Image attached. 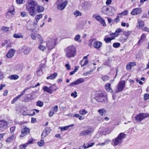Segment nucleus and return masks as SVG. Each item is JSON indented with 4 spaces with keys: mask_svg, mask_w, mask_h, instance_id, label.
<instances>
[{
    "mask_svg": "<svg viewBox=\"0 0 149 149\" xmlns=\"http://www.w3.org/2000/svg\"><path fill=\"white\" fill-rule=\"evenodd\" d=\"M26 9L29 13L32 16L34 17L36 12L40 13L44 11V8L41 6L39 5L37 3L33 1H28L26 5Z\"/></svg>",
    "mask_w": 149,
    "mask_h": 149,
    "instance_id": "1",
    "label": "nucleus"
},
{
    "mask_svg": "<svg viewBox=\"0 0 149 149\" xmlns=\"http://www.w3.org/2000/svg\"><path fill=\"white\" fill-rule=\"evenodd\" d=\"M57 40L56 38H50L45 42L47 48V53H49L54 49Z\"/></svg>",
    "mask_w": 149,
    "mask_h": 149,
    "instance_id": "2",
    "label": "nucleus"
},
{
    "mask_svg": "<svg viewBox=\"0 0 149 149\" xmlns=\"http://www.w3.org/2000/svg\"><path fill=\"white\" fill-rule=\"evenodd\" d=\"M65 51L66 57L68 58L74 57L76 54V48L73 46H68Z\"/></svg>",
    "mask_w": 149,
    "mask_h": 149,
    "instance_id": "3",
    "label": "nucleus"
},
{
    "mask_svg": "<svg viewBox=\"0 0 149 149\" xmlns=\"http://www.w3.org/2000/svg\"><path fill=\"white\" fill-rule=\"evenodd\" d=\"M126 135L124 133H120L116 138L113 139L112 141L113 143V145L115 146L121 144L123 140L126 138Z\"/></svg>",
    "mask_w": 149,
    "mask_h": 149,
    "instance_id": "4",
    "label": "nucleus"
},
{
    "mask_svg": "<svg viewBox=\"0 0 149 149\" xmlns=\"http://www.w3.org/2000/svg\"><path fill=\"white\" fill-rule=\"evenodd\" d=\"M85 129L81 131L79 135L81 136H85L91 134L94 131V129L92 127L88 126L85 127Z\"/></svg>",
    "mask_w": 149,
    "mask_h": 149,
    "instance_id": "5",
    "label": "nucleus"
},
{
    "mask_svg": "<svg viewBox=\"0 0 149 149\" xmlns=\"http://www.w3.org/2000/svg\"><path fill=\"white\" fill-rule=\"evenodd\" d=\"M95 99L98 102H107V96L105 94L102 93H100L97 94L95 97Z\"/></svg>",
    "mask_w": 149,
    "mask_h": 149,
    "instance_id": "6",
    "label": "nucleus"
},
{
    "mask_svg": "<svg viewBox=\"0 0 149 149\" xmlns=\"http://www.w3.org/2000/svg\"><path fill=\"white\" fill-rule=\"evenodd\" d=\"M80 6L83 9L86 10L90 9L91 7V3L84 1H81Z\"/></svg>",
    "mask_w": 149,
    "mask_h": 149,
    "instance_id": "7",
    "label": "nucleus"
},
{
    "mask_svg": "<svg viewBox=\"0 0 149 149\" xmlns=\"http://www.w3.org/2000/svg\"><path fill=\"white\" fill-rule=\"evenodd\" d=\"M149 117V114L147 113H140L135 117V120L137 121L140 122L146 118Z\"/></svg>",
    "mask_w": 149,
    "mask_h": 149,
    "instance_id": "8",
    "label": "nucleus"
},
{
    "mask_svg": "<svg viewBox=\"0 0 149 149\" xmlns=\"http://www.w3.org/2000/svg\"><path fill=\"white\" fill-rule=\"evenodd\" d=\"M11 10H9L6 13V16L7 19H11L12 18L15 14V8L13 6L11 7Z\"/></svg>",
    "mask_w": 149,
    "mask_h": 149,
    "instance_id": "9",
    "label": "nucleus"
},
{
    "mask_svg": "<svg viewBox=\"0 0 149 149\" xmlns=\"http://www.w3.org/2000/svg\"><path fill=\"white\" fill-rule=\"evenodd\" d=\"M125 86V82L124 81H121L119 82L117 86L116 92H119L121 91L124 88Z\"/></svg>",
    "mask_w": 149,
    "mask_h": 149,
    "instance_id": "10",
    "label": "nucleus"
},
{
    "mask_svg": "<svg viewBox=\"0 0 149 149\" xmlns=\"http://www.w3.org/2000/svg\"><path fill=\"white\" fill-rule=\"evenodd\" d=\"M46 44L45 42L42 40H41L39 42V45L38 46V48L44 52L46 51L47 53V48L46 45L45 46Z\"/></svg>",
    "mask_w": 149,
    "mask_h": 149,
    "instance_id": "11",
    "label": "nucleus"
},
{
    "mask_svg": "<svg viewBox=\"0 0 149 149\" xmlns=\"http://www.w3.org/2000/svg\"><path fill=\"white\" fill-rule=\"evenodd\" d=\"M8 123L3 120H0V130L4 131L8 127Z\"/></svg>",
    "mask_w": 149,
    "mask_h": 149,
    "instance_id": "12",
    "label": "nucleus"
},
{
    "mask_svg": "<svg viewBox=\"0 0 149 149\" xmlns=\"http://www.w3.org/2000/svg\"><path fill=\"white\" fill-rule=\"evenodd\" d=\"M21 131V134L20 135V136L22 137L29 133L30 129L26 127H24V128L22 129Z\"/></svg>",
    "mask_w": 149,
    "mask_h": 149,
    "instance_id": "13",
    "label": "nucleus"
},
{
    "mask_svg": "<svg viewBox=\"0 0 149 149\" xmlns=\"http://www.w3.org/2000/svg\"><path fill=\"white\" fill-rule=\"evenodd\" d=\"M93 17H95L96 20L99 22L103 26H104L106 25L104 20L100 16H96L95 15H93Z\"/></svg>",
    "mask_w": 149,
    "mask_h": 149,
    "instance_id": "14",
    "label": "nucleus"
},
{
    "mask_svg": "<svg viewBox=\"0 0 149 149\" xmlns=\"http://www.w3.org/2000/svg\"><path fill=\"white\" fill-rule=\"evenodd\" d=\"M54 86V85H53L49 87L46 86H44L42 87V89L45 91L52 94L53 92V89Z\"/></svg>",
    "mask_w": 149,
    "mask_h": 149,
    "instance_id": "15",
    "label": "nucleus"
},
{
    "mask_svg": "<svg viewBox=\"0 0 149 149\" xmlns=\"http://www.w3.org/2000/svg\"><path fill=\"white\" fill-rule=\"evenodd\" d=\"M142 11L141 8H140L133 9L131 13V14L133 15H136L141 13Z\"/></svg>",
    "mask_w": 149,
    "mask_h": 149,
    "instance_id": "16",
    "label": "nucleus"
},
{
    "mask_svg": "<svg viewBox=\"0 0 149 149\" xmlns=\"http://www.w3.org/2000/svg\"><path fill=\"white\" fill-rule=\"evenodd\" d=\"M84 81V80L83 78H79L77 79L75 81L70 83V86H72L73 85H77L83 83Z\"/></svg>",
    "mask_w": 149,
    "mask_h": 149,
    "instance_id": "17",
    "label": "nucleus"
},
{
    "mask_svg": "<svg viewBox=\"0 0 149 149\" xmlns=\"http://www.w3.org/2000/svg\"><path fill=\"white\" fill-rule=\"evenodd\" d=\"M67 3V1L66 0L63 3L58 5L57 7L58 9L61 10H63L66 6Z\"/></svg>",
    "mask_w": 149,
    "mask_h": 149,
    "instance_id": "18",
    "label": "nucleus"
},
{
    "mask_svg": "<svg viewBox=\"0 0 149 149\" xmlns=\"http://www.w3.org/2000/svg\"><path fill=\"white\" fill-rule=\"evenodd\" d=\"M15 52V50L14 49H10L8 51L6 54L7 57L9 58H11L13 56Z\"/></svg>",
    "mask_w": 149,
    "mask_h": 149,
    "instance_id": "19",
    "label": "nucleus"
},
{
    "mask_svg": "<svg viewBox=\"0 0 149 149\" xmlns=\"http://www.w3.org/2000/svg\"><path fill=\"white\" fill-rule=\"evenodd\" d=\"M102 45V43L100 41H96L93 44V46L97 49L101 47Z\"/></svg>",
    "mask_w": 149,
    "mask_h": 149,
    "instance_id": "20",
    "label": "nucleus"
},
{
    "mask_svg": "<svg viewBox=\"0 0 149 149\" xmlns=\"http://www.w3.org/2000/svg\"><path fill=\"white\" fill-rule=\"evenodd\" d=\"M57 75L58 74L57 73L54 72L49 76L47 77V79H54L56 78Z\"/></svg>",
    "mask_w": 149,
    "mask_h": 149,
    "instance_id": "21",
    "label": "nucleus"
},
{
    "mask_svg": "<svg viewBox=\"0 0 149 149\" xmlns=\"http://www.w3.org/2000/svg\"><path fill=\"white\" fill-rule=\"evenodd\" d=\"M42 17V14H41L36 15L35 18V20L34 22V24H37L39 19Z\"/></svg>",
    "mask_w": 149,
    "mask_h": 149,
    "instance_id": "22",
    "label": "nucleus"
},
{
    "mask_svg": "<svg viewBox=\"0 0 149 149\" xmlns=\"http://www.w3.org/2000/svg\"><path fill=\"white\" fill-rule=\"evenodd\" d=\"M107 36H106L104 37V40L107 43H108L111 42L112 40L114 39L115 36L111 37H107Z\"/></svg>",
    "mask_w": 149,
    "mask_h": 149,
    "instance_id": "23",
    "label": "nucleus"
},
{
    "mask_svg": "<svg viewBox=\"0 0 149 149\" xmlns=\"http://www.w3.org/2000/svg\"><path fill=\"white\" fill-rule=\"evenodd\" d=\"M111 84L109 83H107L105 85V88L107 91L110 93L112 92V90L110 87Z\"/></svg>",
    "mask_w": 149,
    "mask_h": 149,
    "instance_id": "24",
    "label": "nucleus"
},
{
    "mask_svg": "<svg viewBox=\"0 0 149 149\" xmlns=\"http://www.w3.org/2000/svg\"><path fill=\"white\" fill-rule=\"evenodd\" d=\"M122 31V30L120 29H118L116 30L114 33H113L110 34L111 36L114 35L115 37H116L119 35L118 33Z\"/></svg>",
    "mask_w": 149,
    "mask_h": 149,
    "instance_id": "25",
    "label": "nucleus"
},
{
    "mask_svg": "<svg viewBox=\"0 0 149 149\" xmlns=\"http://www.w3.org/2000/svg\"><path fill=\"white\" fill-rule=\"evenodd\" d=\"M146 35L145 34H143L141 36L140 40L138 42V45H139L141 44V43L144 41Z\"/></svg>",
    "mask_w": 149,
    "mask_h": 149,
    "instance_id": "26",
    "label": "nucleus"
},
{
    "mask_svg": "<svg viewBox=\"0 0 149 149\" xmlns=\"http://www.w3.org/2000/svg\"><path fill=\"white\" fill-rule=\"evenodd\" d=\"M19 77V76L16 74L11 75L8 77V78L11 80H16Z\"/></svg>",
    "mask_w": 149,
    "mask_h": 149,
    "instance_id": "27",
    "label": "nucleus"
},
{
    "mask_svg": "<svg viewBox=\"0 0 149 149\" xmlns=\"http://www.w3.org/2000/svg\"><path fill=\"white\" fill-rule=\"evenodd\" d=\"M109 10V8L107 6H104L102 7L101 9L102 12L104 14H106L107 12Z\"/></svg>",
    "mask_w": 149,
    "mask_h": 149,
    "instance_id": "28",
    "label": "nucleus"
},
{
    "mask_svg": "<svg viewBox=\"0 0 149 149\" xmlns=\"http://www.w3.org/2000/svg\"><path fill=\"white\" fill-rule=\"evenodd\" d=\"M13 37L16 38H23V36L20 33L15 34L14 35Z\"/></svg>",
    "mask_w": 149,
    "mask_h": 149,
    "instance_id": "29",
    "label": "nucleus"
},
{
    "mask_svg": "<svg viewBox=\"0 0 149 149\" xmlns=\"http://www.w3.org/2000/svg\"><path fill=\"white\" fill-rule=\"evenodd\" d=\"M138 23L139 24V29H142L144 25L143 22L140 20H138Z\"/></svg>",
    "mask_w": 149,
    "mask_h": 149,
    "instance_id": "30",
    "label": "nucleus"
},
{
    "mask_svg": "<svg viewBox=\"0 0 149 149\" xmlns=\"http://www.w3.org/2000/svg\"><path fill=\"white\" fill-rule=\"evenodd\" d=\"M36 74L39 76H40L42 74V68L40 67L38 69Z\"/></svg>",
    "mask_w": 149,
    "mask_h": 149,
    "instance_id": "31",
    "label": "nucleus"
},
{
    "mask_svg": "<svg viewBox=\"0 0 149 149\" xmlns=\"http://www.w3.org/2000/svg\"><path fill=\"white\" fill-rule=\"evenodd\" d=\"M32 49L30 47H27L25 49L24 51V54H27L30 53Z\"/></svg>",
    "mask_w": 149,
    "mask_h": 149,
    "instance_id": "32",
    "label": "nucleus"
},
{
    "mask_svg": "<svg viewBox=\"0 0 149 149\" xmlns=\"http://www.w3.org/2000/svg\"><path fill=\"white\" fill-rule=\"evenodd\" d=\"M28 145L27 143L20 145L19 146V149H25Z\"/></svg>",
    "mask_w": 149,
    "mask_h": 149,
    "instance_id": "33",
    "label": "nucleus"
},
{
    "mask_svg": "<svg viewBox=\"0 0 149 149\" xmlns=\"http://www.w3.org/2000/svg\"><path fill=\"white\" fill-rule=\"evenodd\" d=\"M101 78L103 81L105 82L107 81L110 79L109 77L107 75L102 76L101 77Z\"/></svg>",
    "mask_w": 149,
    "mask_h": 149,
    "instance_id": "34",
    "label": "nucleus"
},
{
    "mask_svg": "<svg viewBox=\"0 0 149 149\" xmlns=\"http://www.w3.org/2000/svg\"><path fill=\"white\" fill-rule=\"evenodd\" d=\"M98 112L100 115L102 116L103 113H106V111L104 109H101L98 110Z\"/></svg>",
    "mask_w": 149,
    "mask_h": 149,
    "instance_id": "35",
    "label": "nucleus"
},
{
    "mask_svg": "<svg viewBox=\"0 0 149 149\" xmlns=\"http://www.w3.org/2000/svg\"><path fill=\"white\" fill-rule=\"evenodd\" d=\"M80 36L79 35H77L74 38V39L75 41L80 42H81V40L80 39Z\"/></svg>",
    "mask_w": 149,
    "mask_h": 149,
    "instance_id": "36",
    "label": "nucleus"
},
{
    "mask_svg": "<svg viewBox=\"0 0 149 149\" xmlns=\"http://www.w3.org/2000/svg\"><path fill=\"white\" fill-rule=\"evenodd\" d=\"M14 139V135L12 134V136L10 137H8L6 141L7 142L10 143L11 141Z\"/></svg>",
    "mask_w": 149,
    "mask_h": 149,
    "instance_id": "37",
    "label": "nucleus"
},
{
    "mask_svg": "<svg viewBox=\"0 0 149 149\" xmlns=\"http://www.w3.org/2000/svg\"><path fill=\"white\" fill-rule=\"evenodd\" d=\"M74 14L75 17H77L79 16H81V13L79 11L76 10L74 12Z\"/></svg>",
    "mask_w": 149,
    "mask_h": 149,
    "instance_id": "38",
    "label": "nucleus"
},
{
    "mask_svg": "<svg viewBox=\"0 0 149 149\" xmlns=\"http://www.w3.org/2000/svg\"><path fill=\"white\" fill-rule=\"evenodd\" d=\"M79 113L81 115H84L88 113V111L85 109H81L79 111Z\"/></svg>",
    "mask_w": 149,
    "mask_h": 149,
    "instance_id": "39",
    "label": "nucleus"
},
{
    "mask_svg": "<svg viewBox=\"0 0 149 149\" xmlns=\"http://www.w3.org/2000/svg\"><path fill=\"white\" fill-rule=\"evenodd\" d=\"M32 95L31 94H29L26 95V100L28 101L32 100L33 99V98L32 97Z\"/></svg>",
    "mask_w": 149,
    "mask_h": 149,
    "instance_id": "40",
    "label": "nucleus"
},
{
    "mask_svg": "<svg viewBox=\"0 0 149 149\" xmlns=\"http://www.w3.org/2000/svg\"><path fill=\"white\" fill-rule=\"evenodd\" d=\"M37 144L40 146H43L45 144L44 141L43 140H41L40 141L38 142Z\"/></svg>",
    "mask_w": 149,
    "mask_h": 149,
    "instance_id": "41",
    "label": "nucleus"
},
{
    "mask_svg": "<svg viewBox=\"0 0 149 149\" xmlns=\"http://www.w3.org/2000/svg\"><path fill=\"white\" fill-rule=\"evenodd\" d=\"M36 105L37 106L41 107L43 106V103L42 101L39 100L37 102Z\"/></svg>",
    "mask_w": 149,
    "mask_h": 149,
    "instance_id": "42",
    "label": "nucleus"
},
{
    "mask_svg": "<svg viewBox=\"0 0 149 149\" xmlns=\"http://www.w3.org/2000/svg\"><path fill=\"white\" fill-rule=\"evenodd\" d=\"M51 130L49 127H47L43 131L45 133L48 134L51 132Z\"/></svg>",
    "mask_w": 149,
    "mask_h": 149,
    "instance_id": "43",
    "label": "nucleus"
},
{
    "mask_svg": "<svg viewBox=\"0 0 149 149\" xmlns=\"http://www.w3.org/2000/svg\"><path fill=\"white\" fill-rule=\"evenodd\" d=\"M94 70H91L85 72L83 73V75L84 76H86L88 74H90L91 73H92L93 71Z\"/></svg>",
    "mask_w": 149,
    "mask_h": 149,
    "instance_id": "44",
    "label": "nucleus"
},
{
    "mask_svg": "<svg viewBox=\"0 0 149 149\" xmlns=\"http://www.w3.org/2000/svg\"><path fill=\"white\" fill-rule=\"evenodd\" d=\"M59 129H60L61 131H63L67 130L68 128V127L66 126L63 127H59Z\"/></svg>",
    "mask_w": 149,
    "mask_h": 149,
    "instance_id": "45",
    "label": "nucleus"
},
{
    "mask_svg": "<svg viewBox=\"0 0 149 149\" xmlns=\"http://www.w3.org/2000/svg\"><path fill=\"white\" fill-rule=\"evenodd\" d=\"M1 30L2 31H3L4 32H6L9 30V28L5 26H3L1 28Z\"/></svg>",
    "mask_w": 149,
    "mask_h": 149,
    "instance_id": "46",
    "label": "nucleus"
},
{
    "mask_svg": "<svg viewBox=\"0 0 149 149\" xmlns=\"http://www.w3.org/2000/svg\"><path fill=\"white\" fill-rule=\"evenodd\" d=\"M143 99L145 101L149 99V94L145 93L144 95Z\"/></svg>",
    "mask_w": 149,
    "mask_h": 149,
    "instance_id": "47",
    "label": "nucleus"
},
{
    "mask_svg": "<svg viewBox=\"0 0 149 149\" xmlns=\"http://www.w3.org/2000/svg\"><path fill=\"white\" fill-rule=\"evenodd\" d=\"M120 44L119 42H115L113 44V47L115 48H118L120 47Z\"/></svg>",
    "mask_w": 149,
    "mask_h": 149,
    "instance_id": "48",
    "label": "nucleus"
},
{
    "mask_svg": "<svg viewBox=\"0 0 149 149\" xmlns=\"http://www.w3.org/2000/svg\"><path fill=\"white\" fill-rule=\"evenodd\" d=\"M128 13V11L127 10H125L123 12L121 13L118 14L119 15H125L127 14Z\"/></svg>",
    "mask_w": 149,
    "mask_h": 149,
    "instance_id": "49",
    "label": "nucleus"
},
{
    "mask_svg": "<svg viewBox=\"0 0 149 149\" xmlns=\"http://www.w3.org/2000/svg\"><path fill=\"white\" fill-rule=\"evenodd\" d=\"M19 96H17L16 97L14 98L11 101V103L12 104H14L17 100L18 99H19Z\"/></svg>",
    "mask_w": 149,
    "mask_h": 149,
    "instance_id": "50",
    "label": "nucleus"
},
{
    "mask_svg": "<svg viewBox=\"0 0 149 149\" xmlns=\"http://www.w3.org/2000/svg\"><path fill=\"white\" fill-rule=\"evenodd\" d=\"M53 110V111H54V113L56 112L58 110V106H55L52 108Z\"/></svg>",
    "mask_w": 149,
    "mask_h": 149,
    "instance_id": "51",
    "label": "nucleus"
},
{
    "mask_svg": "<svg viewBox=\"0 0 149 149\" xmlns=\"http://www.w3.org/2000/svg\"><path fill=\"white\" fill-rule=\"evenodd\" d=\"M94 143H91L90 144H88L87 146H85L84 145V149H86V148H88L90 147H91L93 146L94 145Z\"/></svg>",
    "mask_w": 149,
    "mask_h": 149,
    "instance_id": "52",
    "label": "nucleus"
},
{
    "mask_svg": "<svg viewBox=\"0 0 149 149\" xmlns=\"http://www.w3.org/2000/svg\"><path fill=\"white\" fill-rule=\"evenodd\" d=\"M48 134L43 131L41 135V139H43Z\"/></svg>",
    "mask_w": 149,
    "mask_h": 149,
    "instance_id": "53",
    "label": "nucleus"
},
{
    "mask_svg": "<svg viewBox=\"0 0 149 149\" xmlns=\"http://www.w3.org/2000/svg\"><path fill=\"white\" fill-rule=\"evenodd\" d=\"M77 92L76 91H74V93H72L71 94V95L73 97H74L75 98L77 97Z\"/></svg>",
    "mask_w": 149,
    "mask_h": 149,
    "instance_id": "54",
    "label": "nucleus"
},
{
    "mask_svg": "<svg viewBox=\"0 0 149 149\" xmlns=\"http://www.w3.org/2000/svg\"><path fill=\"white\" fill-rule=\"evenodd\" d=\"M119 15L118 14V15L117 16L116 18L114 19V22H115L116 23H117L120 21L119 17Z\"/></svg>",
    "mask_w": 149,
    "mask_h": 149,
    "instance_id": "55",
    "label": "nucleus"
},
{
    "mask_svg": "<svg viewBox=\"0 0 149 149\" xmlns=\"http://www.w3.org/2000/svg\"><path fill=\"white\" fill-rule=\"evenodd\" d=\"M15 129V127H11L10 128V132L12 134L14 132Z\"/></svg>",
    "mask_w": 149,
    "mask_h": 149,
    "instance_id": "56",
    "label": "nucleus"
},
{
    "mask_svg": "<svg viewBox=\"0 0 149 149\" xmlns=\"http://www.w3.org/2000/svg\"><path fill=\"white\" fill-rule=\"evenodd\" d=\"M28 89H25L19 95H18V96H19V97L20 98L22 95H23L25 92L28 90Z\"/></svg>",
    "mask_w": 149,
    "mask_h": 149,
    "instance_id": "57",
    "label": "nucleus"
},
{
    "mask_svg": "<svg viewBox=\"0 0 149 149\" xmlns=\"http://www.w3.org/2000/svg\"><path fill=\"white\" fill-rule=\"evenodd\" d=\"M28 89H25L19 95H18V96H19V97L20 98L22 95H23L25 92L28 90Z\"/></svg>",
    "mask_w": 149,
    "mask_h": 149,
    "instance_id": "58",
    "label": "nucleus"
},
{
    "mask_svg": "<svg viewBox=\"0 0 149 149\" xmlns=\"http://www.w3.org/2000/svg\"><path fill=\"white\" fill-rule=\"evenodd\" d=\"M26 13L25 12H22L21 13L20 15L22 17H24L26 15Z\"/></svg>",
    "mask_w": 149,
    "mask_h": 149,
    "instance_id": "59",
    "label": "nucleus"
},
{
    "mask_svg": "<svg viewBox=\"0 0 149 149\" xmlns=\"http://www.w3.org/2000/svg\"><path fill=\"white\" fill-rule=\"evenodd\" d=\"M88 60H85L84 62V63L83 64V65H82V67H83L86 65L88 63Z\"/></svg>",
    "mask_w": 149,
    "mask_h": 149,
    "instance_id": "60",
    "label": "nucleus"
},
{
    "mask_svg": "<svg viewBox=\"0 0 149 149\" xmlns=\"http://www.w3.org/2000/svg\"><path fill=\"white\" fill-rule=\"evenodd\" d=\"M131 67L130 65L128 63L126 65V69L127 70H130L131 69Z\"/></svg>",
    "mask_w": 149,
    "mask_h": 149,
    "instance_id": "61",
    "label": "nucleus"
},
{
    "mask_svg": "<svg viewBox=\"0 0 149 149\" xmlns=\"http://www.w3.org/2000/svg\"><path fill=\"white\" fill-rule=\"evenodd\" d=\"M129 63L130 64V65L131 68L133 66L136 65V63L135 62H130Z\"/></svg>",
    "mask_w": 149,
    "mask_h": 149,
    "instance_id": "62",
    "label": "nucleus"
},
{
    "mask_svg": "<svg viewBox=\"0 0 149 149\" xmlns=\"http://www.w3.org/2000/svg\"><path fill=\"white\" fill-rule=\"evenodd\" d=\"M65 66L68 70H70V66L69 64H66Z\"/></svg>",
    "mask_w": 149,
    "mask_h": 149,
    "instance_id": "63",
    "label": "nucleus"
},
{
    "mask_svg": "<svg viewBox=\"0 0 149 149\" xmlns=\"http://www.w3.org/2000/svg\"><path fill=\"white\" fill-rule=\"evenodd\" d=\"M8 91L7 90L4 91L3 93V95L4 96H6L8 94Z\"/></svg>",
    "mask_w": 149,
    "mask_h": 149,
    "instance_id": "64",
    "label": "nucleus"
}]
</instances>
